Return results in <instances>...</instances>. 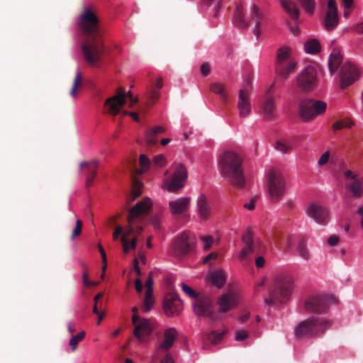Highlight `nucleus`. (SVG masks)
<instances>
[{
  "mask_svg": "<svg viewBox=\"0 0 363 363\" xmlns=\"http://www.w3.org/2000/svg\"><path fill=\"white\" fill-rule=\"evenodd\" d=\"M152 206V200L149 198H146L137 203L130 209L128 217V224L124 232V235L121 238L125 253L135 248L137 237L142 231V227L139 223L143 216L149 213Z\"/></svg>",
  "mask_w": 363,
  "mask_h": 363,
  "instance_id": "1",
  "label": "nucleus"
},
{
  "mask_svg": "<svg viewBox=\"0 0 363 363\" xmlns=\"http://www.w3.org/2000/svg\"><path fill=\"white\" fill-rule=\"evenodd\" d=\"M242 162L240 155L232 150L222 152L218 160L222 176L239 187L245 184Z\"/></svg>",
  "mask_w": 363,
  "mask_h": 363,
  "instance_id": "2",
  "label": "nucleus"
},
{
  "mask_svg": "<svg viewBox=\"0 0 363 363\" xmlns=\"http://www.w3.org/2000/svg\"><path fill=\"white\" fill-rule=\"evenodd\" d=\"M294 288V281L289 275L276 277L273 289L265 299L266 304L273 306L287 303L291 298Z\"/></svg>",
  "mask_w": 363,
  "mask_h": 363,
  "instance_id": "3",
  "label": "nucleus"
},
{
  "mask_svg": "<svg viewBox=\"0 0 363 363\" xmlns=\"http://www.w3.org/2000/svg\"><path fill=\"white\" fill-rule=\"evenodd\" d=\"M265 186L269 201L273 203L281 201L286 190V180L279 169L270 168L265 172Z\"/></svg>",
  "mask_w": 363,
  "mask_h": 363,
  "instance_id": "4",
  "label": "nucleus"
},
{
  "mask_svg": "<svg viewBox=\"0 0 363 363\" xmlns=\"http://www.w3.org/2000/svg\"><path fill=\"white\" fill-rule=\"evenodd\" d=\"M330 321L322 318H310L298 323L294 329L296 337H318L330 328Z\"/></svg>",
  "mask_w": 363,
  "mask_h": 363,
  "instance_id": "5",
  "label": "nucleus"
},
{
  "mask_svg": "<svg viewBox=\"0 0 363 363\" xmlns=\"http://www.w3.org/2000/svg\"><path fill=\"white\" fill-rule=\"evenodd\" d=\"M318 67L308 65L296 77V86L302 91L308 93L319 86Z\"/></svg>",
  "mask_w": 363,
  "mask_h": 363,
  "instance_id": "6",
  "label": "nucleus"
},
{
  "mask_svg": "<svg viewBox=\"0 0 363 363\" xmlns=\"http://www.w3.org/2000/svg\"><path fill=\"white\" fill-rule=\"evenodd\" d=\"M327 103L321 100L304 99L299 104V115L304 122H309L323 115L327 109Z\"/></svg>",
  "mask_w": 363,
  "mask_h": 363,
  "instance_id": "7",
  "label": "nucleus"
},
{
  "mask_svg": "<svg viewBox=\"0 0 363 363\" xmlns=\"http://www.w3.org/2000/svg\"><path fill=\"white\" fill-rule=\"evenodd\" d=\"M104 48L101 36L87 40L82 45V52L86 62L91 66L96 65L101 60Z\"/></svg>",
  "mask_w": 363,
  "mask_h": 363,
  "instance_id": "8",
  "label": "nucleus"
},
{
  "mask_svg": "<svg viewBox=\"0 0 363 363\" xmlns=\"http://www.w3.org/2000/svg\"><path fill=\"white\" fill-rule=\"evenodd\" d=\"M77 25L81 31L90 38L101 36L98 18L89 9H86L79 16Z\"/></svg>",
  "mask_w": 363,
  "mask_h": 363,
  "instance_id": "9",
  "label": "nucleus"
},
{
  "mask_svg": "<svg viewBox=\"0 0 363 363\" xmlns=\"http://www.w3.org/2000/svg\"><path fill=\"white\" fill-rule=\"evenodd\" d=\"M187 177L188 172L185 166L182 163H177L172 179L164 183V188L169 192H177L185 186Z\"/></svg>",
  "mask_w": 363,
  "mask_h": 363,
  "instance_id": "10",
  "label": "nucleus"
},
{
  "mask_svg": "<svg viewBox=\"0 0 363 363\" xmlns=\"http://www.w3.org/2000/svg\"><path fill=\"white\" fill-rule=\"evenodd\" d=\"M195 243L194 235L184 232L174 240L172 244V252L177 256H184L193 250Z\"/></svg>",
  "mask_w": 363,
  "mask_h": 363,
  "instance_id": "11",
  "label": "nucleus"
},
{
  "mask_svg": "<svg viewBox=\"0 0 363 363\" xmlns=\"http://www.w3.org/2000/svg\"><path fill=\"white\" fill-rule=\"evenodd\" d=\"M339 75L340 86L345 89L359 79L360 71L356 64L346 62L341 67Z\"/></svg>",
  "mask_w": 363,
  "mask_h": 363,
  "instance_id": "12",
  "label": "nucleus"
},
{
  "mask_svg": "<svg viewBox=\"0 0 363 363\" xmlns=\"http://www.w3.org/2000/svg\"><path fill=\"white\" fill-rule=\"evenodd\" d=\"M125 98L130 99V106L138 101V99L133 96L130 91L124 92L122 90H118L116 96L109 97L105 101V106L108 107V113L113 116L118 114L121 107L125 104Z\"/></svg>",
  "mask_w": 363,
  "mask_h": 363,
  "instance_id": "13",
  "label": "nucleus"
},
{
  "mask_svg": "<svg viewBox=\"0 0 363 363\" xmlns=\"http://www.w3.org/2000/svg\"><path fill=\"white\" fill-rule=\"evenodd\" d=\"M332 303H335V300L329 296L313 294L306 298L304 307L309 312L323 313Z\"/></svg>",
  "mask_w": 363,
  "mask_h": 363,
  "instance_id": "14",
  "label": "nucleus"
},
{
  "mask_svg": "<svg viewBox=\"0 0 363 363\" xmlns=\"http://www.w3.org/2000/svg\"><path fill=\"white\" fill-rule=\"evenodd\" d=\"M274 84L267 89L260 104L259 115L264 121H272L276 118L277 100L273 96Z\"/></svg>",
  "mask_w": 363,
  "mask_h": 363,
  "instance_id": "15",
  "label": "nucleus"
},
{
  "mask_svg": "<svg viewBox=\"0 0 363 363\" xmlns=\"http://www.w3.org/2000/svg\"><path fill=\"white\" fill-rule=\"evenodd\" d=\"M345 178L350 181L346 184V189L350 195L356 199L363 197V175L356 174L351 170L344 172Z\"/></svg>",
  "mask_w": 363,
  "mask_h": 363,
  "instance_id": "16",
  "label": "nucleus"
},
{
  "mask_svg": "<svg viewBox=\"0 0 363 363\" xmlns=\"http://www.w3.org/2000/svg\"><path fill=\"white\" fill-rule=\"evenodd\" d=\"M213 301L209 297L196 298L193 303L194 311L197 316L208 317L216 321L217 315L213 312Z\"/></svg>",
  "mask_w": 363,
  "mask_h": 363,
  "instance_id": "17",
  "label": "nucleus"
},
{
  "mask_svg": "<svg viewBox=\"0 0 363 363\" xmlns=\"http://www.w3.org/2000/svg\"><path fill=\"white\" fill-rule=\"evenodd\" d=\"M132 321L135 326L133 335L140 342L143 343L145 337L150 335L152 331V327L150 320L146 318H139L136 314H133Z\"/></svg>",
  "mask_w": 363,
  "mask_h": 363,
  "instance_id": "18",
  "label": "nucleus"
},
{
  "mask_svg": "<svg viewBox=\"0 0 363 363\" xmlns=\"http://www.w3.org/2000/svg\"><path fill=\"white\" fill-rule=\"evenodd\" d=\"M306 213L318 224L325 225L329 220L328 211L322 205L315 203H311L307 207Z\"/></svg>",
  "mask_w": 363,
  "mask_h": 363,
  "instance_id": "19",
  "label": "nucleus"
},
{
  "mask_svg": "<svg viewBox=\"0 0 363 363\" xmlns=\"http://www.w3.org/2000/svg\"><path fill=\"white\" fill-rule=\"evenodd\" d=\"M237 108L240 118H248L252 111L251 97L247 89H241L238 92Z\"/></svg>",
  "mask_w": 363,
  "mask_h": 363,
  "instance_id": "20",
  "label": "nucleus"
},
{
  "mask_svg": "<svg viewBox=\"0 0 363 363\" xmlns=\"http://www.w3.org/2000/svg\"><path fill=\"white\" fill-rule=\"evenodd\" d=\"M163 308L167 316L179 315L183 309L182 303L175 294H168L163 302Z\"/></svg>",
  "mask_w": 363,
  "mask_h": 363,
  "instance_id": "21",
  "label": "nucleus"
},
{
  "mask_svg": "<svg viewBox=\"0 0 363 363\" xmlns=\"http://www.w3.org/2000/svg\"><path fill=\"white\" fill-rule=\"evenodd\" d=\"M177 337V331L174 328H169L164 332V340L156 348L152 357L154 359H158L161 356L162 350L167 351L172 348Z\"/></svg>",
  "mask_w": 363,
  "mask_h": 363,
  "instance_id": "22",
  "label": "nucleus"
},
{
  "mask_svg": "<svg viewBox=\"0 0 363 363\" xmlns=\"http://www.w3.org/2000/svg\"><path fill=\"white\" fill-rule=\"evenodd\" d=\"M328 10L324 18V26L326 30L335 29L339 23L337 9L335 0L328 1Z\"/></svg>",
  "mask_w": 363,
  "mask_h": 363,
  "instance_id": "23",
  "label": "nucleus"
},
{
  "mask_svg": "<svg viewBox=\"0 0 363 363\" xmlns=\"http://www.w3.org/2000/svg\"><path fill=\"white\" fill-rule=\"evenodd\" d=\"M191 198L184 196L177 198L169 202V208L172 216H181L184 214L190 207Z\"/></svg>",
  "mask_w": 363,
  "mask_h": 363,
  "instance_id": "24",
  "label": "nucleus"
},
{
  "mask_svg": "<svg viewBox=\"0 0 363 363\" xmlns=\"http://www.w3.org/2000/svg\"><path fill=\"white\" fill-rule=\"evenodd\" d=\"M196 211L201 220H207L211 215V208L204 194H200L196 199Z\"/></svg>",
  "mask_w": 363,
  "mask_h": 363,
  "instance_id": "25",
  "label": "nucleus"
},
{
  "mask_svg": "<svg viewBox=\"0 0 363 363\" xmlns=\"http://www.w3.org/2000/svg\"><path fill=\"white\" fill-rule=\"evenodd\" d=\"M217 303L219 306V312L226 313L238 304V298L235 294L226 293L219 298Z\"/></svg>",
  "mask_w": 363,
  "mask_h": 363,
  "instance_id": "26",
  "label": "nucleus"
},
{
  "mask_svg": "<svg viewBox=\"0 0 363 363\" xmlns=\"http://www.w3.org/2000/svg\"><path fill=\"white\" fill-rule=\"evenodd\" d=\"M296 67V62L294 60H289L288 62L276 65V73L279 77L286 79L294 72Z\"/></svg>",
  "mask_w": 363,
  "mask_h": 363,
  "instance_id": "27",
  "label": "nucleus"
},
{
  "mask_svg": "<svg viewBox=\"0 0 363 363\" xmlns=\"http://www.w3.org/2000/svg\"><path fill=\"white\" fill-rule=\"evenodd\" d=\"M342 60V57L340 51L337 49H334L328 58V66L330 70V74L333 76L339 66L340 65Z\"/></svg>",
  "mask_w": 363,
  "mask_h": 363,
  "instance_id": "28",
  "label": "nucleus"
},
{
  "mask_svg": "<svg viewBox=\"0 0 363 363\" xmlns=\"http://www.w3.org/2000/svg\"><path fill=\"white\" fill-rule=\"evenodd\" d=\"M233 22L235 26L240 29L246 28L249 26V23L246 21L243 15V8L242 6H238L236 12L233 19Z\"/></svg>",
  "mask_w": 363,
  "mask_h": 363,
  "instance_id": "29",
  "label": "nucleus"
},
{
  "mask_svg": "<svg viewBox=\"0 0 363 363\" xmlns=\"http://www.w3.org/2000/svg\"><path fill=\"white\" fill-rule=\"evenodd\" d=\"M98 165H99V162L96 160H92L90 162H82L80 163V165H79L80 169L82 168L83 167H88L89 174H88L87 179H86L87 185H89L91 183L94 177H95Z\"/></svg>",
  "mask_w": 363,
  "mask_h": 363,
  "instance_id": "30",
  "label": "nucleus"
},
{
  "mask_svg": "<svg viewBox=\"0 0 363 363\" xmlns=\"http://www.w3.org/2000/svg\"><path fill=\"white\" fill-rule=\"evenodd\" d=\"M282 6L286 12L294 20H296L299 16V10L296 7L295 3L291 1L282 0L281 1Z\"/></svg>",
  "mask_w": 363,
  "mask_h": 363,
  "instance_id": "31",
  "label": "nucleus"
},
{
  "mask_svg": "<svg viewBox=\"0 0 363 363\" xmlns=\"http://www.w3.org/2000/svg\"><path fill=\"white\" fill-rule=\"evenodd\" d=\"M291 57V50L286 46L281 47L277 52L276 65L288 62Z\"/></svg>",
  "mask_w": 363,
  "mask_h": 363,
  "instance_id": "32",
  "label": "nucleus"
},
{
  "mask_svg": "<svg viewBox=\"0 0 363 363\" xmlns=\"http://www.w3.org/2000/svg\"><path fill=\"white\" fill-rule=\"evenodd\" d=\"M303 48L306 53L315 55L320 52L321 46L318 40L312 38L304 43Z\"/></svg>",
  "mask_w": 363,
  "mask_h": 363,
  "instance_id": "33",
  "label": "nucleus"
},
{
  "mask_svg": "<svg viewBox=\"0 0 363 363\" xmlns=\"http://www.w3.org/2000/svg\"><path fill=\"white\" fill-rule=\"evenodd\" d=\"M228 330L223 328L221 330H212L207 335V340L212 344L216 345L219 343L223 338Z\"/></svg>",
  "mask_w": 363,
  "mask_h": 363,
  "instance_id": "34",
  "label": "nucleus"
},
{
  "mask_svg": "<svg viewBox=\"0 0 363 363\" xmlns=\"http://www.w3.org/2000/svg\"><path fill=\"white\" fill-rule=\"evenodd\" d=\"M211 279L214 285L221 287L226 281V275L222 269H218L211 274Z\"/></svg>",
  "mask_w": 363,
  "mask_h": 363,
  "instance_id": "35",
  "label": "nucleus"
},
{
  "mask_svg": "<svg viewBox=\"0 0 363 363\" xmlns=\"http://www.w3.org/2000/svg\"><path fill=\"white\" fill-rule=\"evenodd\" d=\"M262 18V13L259 11L258 7L256 5H253L252 11V21H254L255 26V33L257 37H259L261 34V30L259 28V20Z\"/></svg>",
  "mask_w": 363,
  "mask_h": 363,
  "instance_id": "36",
  "label": "nucleus"
},
{
  "mask_svg": "<svg viewBox=\"0 0 363 363\" xmlns=\"http://www.w3.org/2000/svg\"><path fill=\"white\" fill-rule=\"evenodd\" d=\"M306 13L313 15L316 7L315 0H296Z\"/></svg>",
  "mask_w": 363,
  "mask_h": 363,
  "instance_id": "37",
  "label": "nucleus"
},
{
  "mask_svg": "<svg viewBox=\"0 0 363 363\" xmlns=\"http://www.w3.org/2000/svg\"><path fill=\"white\" fill-rule=\"evenodd\" d=\"M297 252L298 255L304 259H308L310 257V252L307 248L306 242L303 240H299L298 245H297Z\"/></svg>",
  "mask_w": 363,
  "mask_h": 363,
  "instance_id": "38",
  "label": "nucleus"
},
{
  "mask_svg": "<svg viewBox=\"0 0 363 363\" xmlns=\"http://www.w3.org/2000/svg\"><path fill=\"white\" fill-rule=\"evenodd\" d=\"M82 83V74L79 70L76 72L72 89L70 90V95L72 98L77 97V89Z\"/></svg>",
  "mask_w": 363,
  "mask_h": 363,
  "instance_id": "39",
  "label": "nucleus"
},
{
  "mask_svg": "<svg viewBox=\"0 0 363 363\" xmlns=\"http://www.w3.org/2000/svg\"><path fill=\"white\" fill-rule=\"evenodd\" d=\"M211 89L215 94H218L222 99H226L227 90L225 86L223 84L218 82L213 83L211 86Z\"/></svg>",
  "mask_w": 363,
  "mask_h": 363,
  "instance_id": "40",
  "label": "nucleus"
},
{
  "mask_svg": "<svg viewBox=\"0 0 363 363\" xmlns=\"http://www.w3.org/2000/svg\"><path fill=\"white\" fill-rule=\"evenodd\" d=\"M276 150L281 153H288L293 150V145L291 143L277 141L275 145Z\"/></svg>",
  "mask_w": 363,
  "mask_h": 363,
  "instance_id": "41",
  "label": "nucleus"
},
{
  "mask_svg": "<svg viewBox=\"0 0 363 363\" xmlns=\"http://www.w3.org/2000/svg\"><path fill=\"white\" fill-rule=\"evenodd\" d=\"M354 125V122L350 119H343L335 122L333 125V128L335 130H340L342 128H351Z\"/></svg>",
  "mask_w": 363,
  "mask_h": 363,
  "instance_id": "42",
  "label": "nucleus"
},
{
  "mask_svg": "<svg viewBox=\"0 0 363 363\" xmlns=\"http://www.w3.org/2000/svg\"><path fill=\"white\" fill-rule=\"evenodd\" d=\"M85 337L84 331L79 333L76 335H72L69 340V345L72 347V351L74 352L77 350L79 342L82 341Z\"/></svg>",
  "mask_w": 363,
  "mask_h": 363,
  "instance_id": "43",
  "label": "nucleus"
},
{
  "mask_svg": "<svg viewBox=\"0 0 363 363\" xmlns=\"http://www.w3.org/2000/svg\"><path fill=\"white\" fill-rule=\"evenodd\" d=\"M154 304L155 299L153 297V293L150 294L149 293H145L144 311L145 312L150 311L153 307Z\"/></svg>",
  "mask_w": 363,
  "mask_h": 363,
  "instance_id": "44",
  "label": "nucleus"
},
{
  "mask_svg": "<svg viewBox=\"0 0 363 363\" xmlns=\"http://www.w3.org/2000/svg\"><path fill=\"white\" fill-rule=\"evenodd\" d=\"M140 164L141 165V170L140 171V173H143L144 172L147 171L150 164V160L145 155H140Z\"/></svg>",
  "mask_w": 363,
  "mask_h": 363,
  "instance_id": "45",
  "label": "nucleus"
},
{
  "mask_svg": "<svg viewBox=\"0 0 363 363\" xmlns=\"http://www.w3.org/2000/svg\"><path fill=\"white\" fill-rule=\"evenodd\" d=\"M253 252V246L251 245H245L239 254V258L241 260L245 259L250 255H251Z\"/></svg>",
  "mask_w": 363,
  "mask_h": 363,
  "instance_id": "46",
  "label": "nucleus"
},
{
  "mask_svg": "<svg viewBox=\"0 0 363 363\" xmlns=\"http://www.w3.org/2000/svg\"><path fill=\"white\" fill-rule=\"evenodd\" d=\"M330 152L328 150L323 152L318 160V165L322 167L327 164L330 160Z\"/></svg>",
  "mask_w": 363,
  "mask_h": 363,
  "instance_id": "47",
  "label": "nucleus"
},
{
  "mask_svg": "<svg viewBox=\"0 0 363 363\" xmlns=\"http://www.w3.org/2000/svg\"><path fill=\"white\" fill-rule=\"evenodd\" d=\"M242 241L243 242V243L245 244V245L252 246L253 245V236H252V233L250 231L246 232L242 238Z\"/></svg>",
  "mask_w": 363,
  "mask_h": 363,
  "instance_id": "48",
  "label": "nucleus"
},
{
  "mask_svg": "<svg viewBox=\"0 0 363 363\" xmlns=\"http://www.w3.org/2000/svg\"><path fill=\"white\" fill-rule=\"evenodd\" d=\"M153 162L158 167H163L166 164V159L162 154L156 155L153 159Z\"/></svg>",
  "mask_w": 363,
  "mask_h": 363,
  "instance_id": "49",
  "label": "nucleus"
},
{
  "mask_svg": "<svg viewBox=\"0 0 363 363\" xmlns=\"http://www.w3.org/2000/svg\"><path fill=\"white\" fill-rule=\"evenodd\" d=\"M182 288L183 291L190 297L196 298L197 296L196 292L194 291L190 286L187 284L182 283Z\"/></svg>",
  "mask_w": 363,
  "mask_h": 363,
  "instance_id": "50",
  "label": "nucleus"
},
{
  "mask_svg": "<svg viewBox=\"0 0 363 363\" xmlns=\"http://www.w3.org/2000/svg\"><path fill=\"white\" fill-rule=\"evenodd\" d=\"M82 224L81 220H77V222H76V226L74 228V230L72 231V235H71V239L72 240H74L77 236H78L81 233V232H82Z\"/></svg>",
  "mask_w": 363,
  "mask_h": 363,
  "instance_id": "51",
  "label": "nucleus"
},
{
  "mask_svg": "<svg viewBox=\"0 0 363 363\" xmlns=\"http://www.w3.org/2000/svg\"><path fill=\"white\" fill-rule=\"evenodd\" d=\"M146 141L147 143L150 145L155 144L157 141V135L152 133V130L150 129L146 133Z\"/></svg>",
  "mask_w": 363,
  "mask_h": 363,
  "instance_id": "52",
  "label": "nucleus"
},
{
  "mask_svg": "<svg viewBox=\"0 0 363 363\" xmlns=\"http://www.w3.org/2000/svg\"><path fill=\"white\" fill-rule=\"evenodd\" d=\"M247 337V333L244 330H238L235 336L236 341H244Z\"/></svg>",
  "mask_w": 363,
  "mask_h": 363,
  "instance_id": "53",
  "label": "nucleus"
},
{
  "mask_svg": "<svg viewBox=\"0 0 363 363\" xmlns=\"http://www.w3.org/2000/svg\"><path fill=\"white\" fill-rule=\"evenodd\" d=\"M146 286V293L152 294L153 293V279L151 277H149L145 282Z\"/></svg>",
  "mask_w": 363,
  "mask_h": 363,
  "instance_id": "54",
  "label": "nucleus"
},
{
  "mask_svg": "<svg viewBox=\"0 0 363 363\" xmlns=\"http://www.w3.org/2000/svg\"><path fill=\"white\" fill-rule=\"evenodd\" d=\"M211 67L207 62L203 63L201 66V72L203 75L208 76L210 73Z\"/></svg>",
  "mask_w": 363,
  "mask_h": 363,
  "instance_id": "55",
  "label": "nucleus"
},
{
  "mask_svg": "<svg viewBox=\"0 0 363 363\" xmlns=\"http://www.w3.org/2000/svg\"><path fill=\"white\" fill-rule=\"evenodd\" d=\"M201 240L203 241L204 242V249L206 250H208L211 245H212V243H213V239L209 237V236H206V237H203L201 238Z\"/></svg>",
  "mask_w": 363,
  "mask_h": 363,
  "instance_id": "56",
  "label": "nucleus"
},
{
  "mask_svg": "<svg viewBox=\"0 0 363 363\" xmlns=\"http://www.w3.org/2000/svg\"><path fill=\"white\" fill-rule=\"evenodd\" d=\"M160 95V89H157L155 87H152L151 88V90L150 91V99L153 101H155L156 99L158 98Z\"/></svg>",
  "mask_w": 363,
  "mask_h": 363,
  "instance_id": "57",
  "label": "nucleus"
},
{
  "mask_svg": "<svg viewBox=\"0 0 363 363\" xmlns=\"http://www.w3.org/2000/svg\"><path fill=\"white\" fill-rule=\"evenodd\" d=\"M218 257V254L215 252H211L206 257H205L203 259V263L206 264L210 260H216Z\"/></svg>",
  "mask_w": 363,
  "mask_h": 363,
  "instance_id": "58",
  "label": "nucleus"
},
{
  "mask_svg": "<svg viewBox=\"0 0 363 363\" xmlns=\"http://www.w3.org/2000/svg\"><path fill=\"white\" fill-rule=\"evenodd\" d=\"M339 242V238L337 235H332L328 240V244L331 246H335Z\"/></svg>",
  "mask_w": 363,
  "mask_h": 363,
  "instance_id": "59",
  "label": "nucleus"
},
{
  "mask_svg": "<svg viewBox=\"0 0 363 363\" xmlns=\"http://www.w3.org/2000/svg\"><path fill=\"white\" fill-rule=\"evenodd\" d=\"M294 243V238L293 237L288 238L287 240H286V242L284 243V248L286 249V250H290L292 248Z\"/></svg>",
  "mask_w": 363,
  "mask_h": 363,
  "instance_id": "60",
  "label": "nucleus"
},
{
  "mask_svg": "<svg viewBox=\"0 0 363 363\" xmlns=\"http://www.w3.org/2000/svg\"><path fill=\"white\" fill-rule=\"evenodd\" d=\"M82 278H83V284L86 286H95L97 284V282L89 281L87 274L85 272L83 273Z\"/></svg>",
  "mask_w": 363,
  "mask_h": 363,
  "instance_id": "61",
  "label": "nucleus"
},
{
  "mask_svg": "<svg viewBox=\"0 0 363 363\" xmlns=\"http://www.w3.org/2000/svg\"><path fill=\"white\" fill-rule=\"evenodd\" d=\"M264 264H265V259L263 257L259 256L256 258L255 265L257 267H258V268L263 267L264 266Z\"/></svg>",
  "mask_w": 363,
  "mask_h": 363,
  "instance_id": "62",
  "label": "nucleus"
},
{
  "mask_svg": "<svg viewBox=\"0 0 363 363\" xmlns=\"http://www.w3.org/2000/svg\"><path fill=\"white\" fill-rule=\"evenodd\" d=\"M352 29L359 34H362L363 33V21L354 25Z\"/></svg>",
  "mask_w": 363,
  "mask_h": 363,
  "instance_id": "63",
  "label": "nucleus"
},
{
  "mask_svg": "<svg viewBox=\"0 0 363 363\" xmlns=\"http://www.w3.org/2000/svg\"><path fill=\"white\" fill-rule=\"evenodd\" d=\"M160 363H174V359L169 353H167Z\"/></svg>",
  "mask_w": 363,
  "mask_h": 363,
  "instance_id": "64",
  "label": "nucleus"
}]
</instances>
